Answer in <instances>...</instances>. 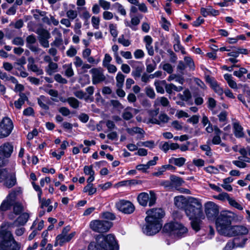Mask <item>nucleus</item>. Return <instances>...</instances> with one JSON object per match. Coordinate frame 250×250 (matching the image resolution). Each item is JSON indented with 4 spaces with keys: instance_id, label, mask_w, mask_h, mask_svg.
Wrapping results in <instances>:
<instances>
[{
    "instance_id": "obj_1",
    "label": "nucleus",
    "mask_w": 250,
    "mask_h": 250,
    "mask_svg": "<svg viewBox=\"0 0 250 250\" xmlns=\"http://www.w3.org/2000/svg\"><path fill=\"white\" fill-rule=\"evenodd\" d=\"M174 205L180 209H184L188 217L193 218L201 213L202 203L199 199L183 195L177 196L174 199Z\"/></svg>"
},
{
    "instance_id": "obj_2",
    "label": "nucleus",
    "mask_w": 250,
    "mask_h": 250,
    "mask_svg": "<svg viewBox=\"0 0 250 250\" xmlns=\"http://www.w3.org/2000/svg\"><path fill=\"white\" fill-rule=\"evenodd\" d=\"M146 225L143 231L147 235H153L159 231L162 227L161 219L164 216L165 212L161 208L149 209L146 211Z\"/></svg>"
},
{
    "instance_id": "obj_3",
    "label": "nucleus",
    "mask_w": 250,
    "mask_h": 250,
    "mask_svg": "<svg viewBox=\"0 0 250 250\" xmlns=\"http://www.w3.org/2000/svg\"><path fill=\"white\" fill-rule=\"evenodd\" d=\"M95 239V241L91 242L88 245V250H118L119 249L113 234H98Z\"/></svg>"
},
{
    "instance_id": "obj_4",
    "label": "nucleus",
    "mask_w": 250,
    "mask_h": 250,
    "mask_svg": "<svg viewBox=\"0 0 250 250\" xmlns=\"http://www.w3.org/2000/svg\"><path fill=\"white\" fill-rule=\"evenodd\" d=\"M20 244L14 239L11 232L3 225L0 228V250H19Z\"/></svg>"
},
{
    "instance_id": "obj_5",
    "label": "nucleus",
    "mask_w": 250,
    "mask_h": 250,
    "mask_svg": "<svg viewBox=\"0 0 250 250\" xmlns=\"http://www.w3.org/2000/svg\"><path fill=\"white\" fill-rule=\"evenodd\" d=\"M234 218V214L232 212L227 211L222 212L216 219L217 231L220 234L227 236L231 228V223Z\"/></svg>"
},
{
    "instance_id": "obj_6",
    "label": "nucleus",
    "mask_w": 250,
    "mask_h": 250,
    "mask_svg": "<svg viewBox=\"0 0 250 250\" xmlns=\"http://www.w3.org/2000/svg\"><path fill=\"white\" fill-rule=\"evenodd\" d=\"M163 230L175 238H181L186 236L188 229L182 224L177 222H170L165 224Z\"/></svg>"
},
{
    "instance_id": "obj_7",
    "label": "nucleus",
    "mask_w": 250,
    "mask_h": 250,
    "mask_svg": "<svg viewBox=\"0 0 250 250\" xmlns=\"http://www.w3.org/2000/svg\"><path fill=\"white\" fill-rule=\"evenodd\" d=\"M157 196L155 193L150 190L147 192H141L137 196V201L140 205L146 207L147 206L152 207L154 206L156 202Z\"/></svg>"
},
{
    "instance_id": "obj_8",
    "label": "nucleus",
    "mask_w": 250,
    "mask_h": 250,
    "mask_svg": "<svg viewBox=\"0 0 250 250\" xmlns=\"http://www.w3.org/2000/svg\"><path fill=\"white\" fill-rule=\"evenodd\" d=\"M21 190L19 188H15L11 191L7 195L5 200H4L0 207V210L5 211L12 206L16 202L17 198L21 194Z\"/></svg>"
},
{
    "instance_id": "obj_9",
    "label": "nucleus",
    "mask_w": 250,
    "mask_h": 250,
    "mask_svg": "<svg viewBox=\"0 0 250 250\" xmlns=\"http://www.w3.org/2000/svg\"><path fill=\"white\" fill-rule=\"evenodd\" d=\"M112 225L113 223L109 221L94 220L90 222L89 227L93 231L102 233L107 232Z\"/></svg>"
},
{
    "instance_id": "obj_10",
    "label": "nucleus",
    "mask_w": 250,
    "mask_h": 250,
    "mask_svg": "<svg viewBox=\"0 0 250 250\" xmlns=\"http://www.w3.org/2000/svg\"><path fill=\"white\" fill-rule=\"evenodd\" d=\"M13 126V122L9 118H3L0 122V138L8 136L12 132Z\"/></svg>"
},
{
    "instance_id": "obj_11",
    "label": "nucleus",
    "mask_w": 250,
    "mask_h": 250,
    "mask_svg": "<svg viewBox=\"0 0 250 250\" xmlns=\"http://www.w3.org/2000/svg\"><path fill=\"white\" fill-rule=\"evenodd\" d=\"M116 207L119 211L125 214L132 213L135 209V207L131 202L125 200H121L117 202Z\"/></svg>"
},
{
    "instance_id": "obj_12",
    "label": "nucleus",
    "mask_w": 250,
    "mask_h": 250,
    "mask_svg": "<svg viewBox=\"0 0 250 250\" xmlns=\"http://www.w3.org/2000/svg\"><path fill=\"white\" fill-rule=\"evenodd\" d=\"M36 33L39 35L38 39L41 45L44 48H48L49 46L48 39L51 37L49 31L42 28H39Z\"/></svg>"
},
{
    "instance_id": "obj_13",
    "label": "nucleus",
    "mask_w": 250,
    "mask_h": 250,
    "mask_svg": "<svg viewBox=\"0 0 250 250\" xmlns=\"http://www.w3.org/2000/svg\"><path fill=\"white\" fill-rule=\"evenodd\" d=\"M89 72L92 75V81L93 84L101 83L106 79L104 70L101 67L92 68Z\"/></svg>"
},
{
    "instance_id": "obj_14",
    "label": "nucleus",
    "mask_w": 250,
    "mask_h": 250,
    "mask_svg": "<svg viewBox=\"0 0 250 250\" xmlns=\"http://www.w3.org/2000/svg\"><path fill=\"white\" fill-rule=\"evenodd\" d=\"M205 211L208 219H212L218 215L219 207L213 202H208L205 205Z\"/></svg>"
},
{
    "instance_id": "obj_15",
    "label": "nucleus",
    "mask_w": 250,
    "mask_h": 250,
    "mask_svg": "<svg viewBox=\"0 0 250 250\" xmlns=\"http://www.w3.org/2000/svg\"><path fill=\"white\" fill-rule=\"evenodd\" d=\"M246 239H240L238 238H234L228 242L225 248V250H231L233 249L242 248L245 245Z\"/></svg>"
},
{
    "instance_id": "obj_16",
    "label": "nucleus",
    "mask_w": 250,
    "mask_h": 250,
    "mask_svg": "<svg viewBox=\"0 0 250 250\" xmlns=\"http://www.w3.org/2000/svg\"><path fill=\"white\" fill-rule=\"evenodd\" d=\"M129 63L133 69L131 72L132 76L136 80L140 78L141 76V74L144 69V66L142 64L141 62L131 60L129 62Z\"/></svg>"
},
{
    "instance_id": "obj_17",
    "label": "nucleus",
    "mask_w": 250,
    "mask_h": 250,
    "mask_svg": "<svg viewBox=\"0 0 250 250\" xmlns=\"http://www.w3.org/2000/svg\"><path fill=\"white\" fill-rule=\"evenodd\" d=\"M248 229L244 226H232L231 228L227 235L228 237H232L237 235H246L248 233Z\"/></svg>"
},
{
    "instance_id": "obj_18",
    "label": "nucleus",
    "mask_w": 250,
    "mask_h": 250,
    "mask_svg": "<svg viewBox=\"0 0 250 250\" xmlns=\"http://www.w3.org/2000/svg\"><path fill=\"white\" fill-rule=\"evenodd\" d=\"M75 232H72L68 235H62L61 233L56 238V241L54 244L55 246H62L64 243L69 242L75 236Z\"/></svg>"
},
{
    "instance_id": "obj_19",
    "label": "nucleus",
    "mask_w": 250,
    "mask_h": 250,
    "mask_svg": "<svg viewBox=\"0 0 250 250\" xmlns=\"http://www.w3.org/2000/svg\"><path fill=\"white\" fill-rule=\"evenodd\" d=\"M201 213L199 216H196L193 218L188 217L191 220V226L193 229L196 231H198L200 229V226L202 222L201 220L205 218V216L203 211V208H201Z\"/></svg>"
},
{
    "instance_id": "obj_20",
    "label": "nucleus",
    "mask_w": 250,
    "mask_h": 250,
    "mask_svg": "<svg viewBox=\"0 0 250 250\" xmlns=\"http://www.w3.org/2000/svg\"><path fill=\"white\" fill-rule=\"evenodd\" d=\"M13 150V146L10 143H6L0 146V154L5 157H9Z\"/></svg>"
},
{
    "instance_id": "obj_21",
    "label": "nucleus",
    "mask_w": 250,
    "mask_h": 250,
    "mask_svg": "<svg viewBox=\"0 0 250 250\" xmlns=\"http://www.w3.org/2000/svg\"><path fill=\"white\" fill-rule=\"evenodd\" d=\"M152 38L148 35L146 36L144 38V41L146 43V48L147 53L150 56H153L154 54L153 47L152 45Z\"/></svg>"
},
{
    "instance_id": "obj_22",
    "label": "nucleus",
    "mask_w": 250,
    "mask_h": 250,
    "mask_svg": "<svg viewBox=\"0 0 250 250\" xmlns=\"http://www.w3.org/2000/svg\"><path fill=\"white\" fill-rule=\"evenodd\" d=\"M29 218V214L28 213H23L14 222V225L16 226H23L26 223Z\"/></svg>"
},
{
    "instance_id": "obj_23",
    "label": "nucleus",
    "mask_w": 250,
    "mask_h": 250,
    "mask_svg": "<svg viewBox=\"0 0 250 250\" xmlns=\"http://www.w3.org/2000/svg\"><path fill=\"white\" fill-rule=\"evenodd\" d=\"M233 129L234 135L237 138H242L244 137V133L243 128L238 122L234 123L233 124Z\"/></svg>"
},
{
    "instance_id": "obj_24",
    "label": "nucleus",
    "mask_w": 250,
    "mask_h": 250,
    "mask_svg": "<svg viewBox=\"0 0 250 250\" xmlns=\"http://www.w3.org/2000/svg\"><path fill=\"white\" fill-rule=\"evenodd\" d=\"M31 62H29L27 65L28 69L35 73L37 75H41L43 74V71L41 68H39L37 65L35 64L34 61L33 59H31Z\"/></svg>"
},
{
    "instance_id": "obj_25",
    "label": "nucleus",
    "mask_w": 250,
    "mask_h": 250,
    "mask_svg": "<svg viewBox=\"0 0 250 250\" xmlns=\"http://www.w3.org/2000/svg\"><path fill=\"white\" fill-rule=\"evenodd\" d=\"M4 185L8 188H10L15 185L16 179L14 174L8 172V177L4 179Z\"/></svg>"
},
{
    "instance_id": "obj_26",
    "label": "nucleus",
    "mask_w": 250,
    "mask_h": 250,
    "mask_svg": "<svg viewBox=\"0 0 250 250\" xmlns=\"http://www.w3.org/2000/svg\"><path fill=\"white\" fill-rule=\"evenodd\" d=\"M54 32H56L57 36L55 38L54 41L51 43V45L57 47H60L63 43V40L62 38V33L59 31L56 28L54 30Z\"/></svg>"
},
{
    "instance_id": "obj_27",
    "label": "nucleus",
    "mask_w": 250,
    "mask_h": 250,
    "mask_svg": "<svg viewBox=\"0 0 250 250\" xmlns=\"http://www.w3.org/2000/svg\"><path fill=\"white\" fill-rule=\"evenodd\" d=\"M157 93L164 94L165 93L164 87H165V80H156L154 83Z\"/></svg>"
},
{
    "instance_id": "obj_28",
    "label": "nucleus",
    "mask_w": 250,
    "mask_h": 250,
    "mask_svg": "<svg viewBox=\"0 0 250 250\" xmlns=\"http://www.w3.org/2000/svg\"><path fill=\"white\" fill-rule=\"evenodd\" d=\"M146 71L150 73L155 70L157 67V63L154 60L146 59Z\"/></svg>"
},
{
    "instance_id": "obj_29",
    "label": "nucleus",
    "mask_w": 250,
    "mask_h": 250,
    "mask_svg": "<svg viewBox=\"0 0 250 250\" xmlns=\"http://www.w3.org/2000/svg\"><path fill=\"white\" fill-rule=\"evenodd\" d=\"M62 102H67L69 105L74 109H78L80 104V102L75 98L71 97L62 101Z\"/></svg>"
},
{
    "instance_id": "obj_30",
    "label": "nucleus",
    "mask_w": 250,
    "mask_h": 250,
    "mask_svg": "<svg viewBox=\"0 0 250 250\" xmlns=\"http://www.w3.org/2000/svg\"><path fill=\"white\" fill-rule=\"evenodd\" d=\"M186 161V159L184 157H180L178 158H171L169 159V163L170 164H174L179 167H181L185 164Z\"/></svg>"
},
{
    "instance_id": "obj_31",
    "label": "nucleus",
    "mask_w": 250,
    "mask_h": 250,
    "mask_svg": "<svg viewBox=\"0 0 250 250\" xmlns=\"http://www.w3.org/2000/svg\"><path fill=\"white\" fill-rule=\"evenodd\" d=\"M224 77L230 88L233 89L237 88V83L232 80V77L231 74H225Z\"/></svg>"
},
{
    "instance_id": "obj_32",
    "label": "nucleus",
    "mask_w": 250,
    "mask_h": 250,
    "mask_svg": "<svg viewBox=\"0 0 250 250\" xmlns=\"http://www.w3.org/2000/svg\"><path fill=\"white\" fill-rule=\"evenodd\" d=\"M136 110L135 109L131 107L126 108L123 114V118L125 120L131 119L133 117L132 113L135 112Z\"/></svg>"
},
{
    "instance_id": "obj_33",
    "label": "nucleus",
    "mask_w": 250,
    "mask_h": 250,
    "mask_svg": "<svg viewBox=\"0 0 250 250\" xmlns=\"http://www.w3.org/2000/svg\"><path fill=\"white\" fill-rule=\"evenodd\" d=\"M48 99L44 96L42 95L38 99V103L39 105L44 110H48L49 106L46 104Z\"/></svg>"
},
{
    "instance_id": "obj_34",
    "label": "nucleus",
    "mask_w": 250,
    "mask_h": 250,
    "mask_svg": "<svg viewBox=\"0 0 250 250\" xmlns=\"http://www.w3.org/2000/svg\"><path fill=\"white\" fill-rule=\"evenodd\" d=\"M27 100V98L24 94H20V98L14 103L15 107L18 109H20L25 101Z\"/></svg>"
},
{
    "instance_id": "obj_35",
    "label": "nucleus",
    "mask_w": 250,
    "mask_h": 250,
    "mask_svg": "<svg viewBox=\"0 0 250 250\" xmlns=\"http://www.w3.org/2000/svg\"><path fill=\"white\" fill-rule=\"evenodd\" d=\"M57 68L58 64L52 62L49 63L48 66L46 68L45 70L49 75H51L56 71Z\"/></svg>"
},
{
    "instance_id": "obj_36",
    "label": "nucleus",
    "mask_w": 250,
    "mask_h": 250,
    "mask_svg": "<svg viewBox=\"0 0 250 250\" xmlns=\"http://www.w3.org/2000/svg\"><path fill=\"white\" fill-rule=\"evenodd\" d=\"M63 68L65 70L64 74L67 77H71L74 74L72 67V64H65L63 65Z\"/></svg>"
},
{
    "instance_id": "obj_37",
    "label": "nucleus",
    "mask_w": 250,
    "mask_h": 250,
    "mask_svg": "<svg viewBox=\"0 0 250 250\" xmlns=\"http://www.w3.org/2000/svg\"><path fill=\"white\" fill-rule=\"evenodd\" d=\"M170 179L172 187L173 186H180L184 183V181L181 178L175 175H171Z\"/></svg>"
},
{
    "instance_id": "obj_38",
    "label": "nucleus",
    "mask_w": 250,
    "mask_h": 250,
    "mask_svg": "<svg viewBox=\"0 0 250 250\" xmlns=\"http://www.w3.org/2000/svg\"><path fill=\"white\" fill-rule=\"evenodd\" d=\"M116 85L118 88H122L125 80V76L121 72H119L116 77Z\"/></svg>"
},
{
    "instance_id": "obj_39",
    "label": "nucleus",
    "mask_w": 250,
    "mask_h": 250,
    "mask_svg": "<svg viewBox=\"0 0 250 250\" xmlns=\"http://www.w3.org/2000/svg\"><path fill=\"white\" fill-rule=\"evenodd\" d=\"M84 192H88V195H92L97 191V188L93 187V184H87L83 189Z\"/></svg>"
},
{
    "instance_id": "obj_40",
    "label": "nucleus",
    "mask_w": 250,
    "mask_h": 250,
    "mask_svg": "<svg viewBox=\"0 0 250 250\" xmlns=\"http://www.w3.org/2000/svg\"><path fill=\"white\" fill-rule=\"evenodd\" d=\"M179 96L180 99L186 102L188 101L191 98V93L188 89L184 90L183 93L179 94Z\"/></svg>"
},
{
    "instance_id": "obj_41",
    "label": "nucleus",
    "mask_w": 250,
    "mask_h": 250,
    "mask_svg": "<svg viewBox=\"0 0 250 250\" xmlns=\"http://www.w3.org/2000/svg\"><path fill=\"white\" fill-rule=\"evenodd\" d=\"M184 61L186 65L189 67L190 70H194L195 65L193 59L189 56L184 57Z\"/></svg>"
},
{
    "instance_id": "obj_42",
    "label": "nucleus",
    "mask_w": 250,
    "mask_h": 250,
    "mask_svg": "<svg viewBox=\"0 0 250 250\" xmlns=\"http://www.w3.org/2000/svg\"><path fill=\"white\" fill-rule=\"evenodd\" d=\"M140 18L138 17L135 16L131 18V23L130 28L134 31H136L137 30L136 26L140 23Z\"/></svg>"
},
{
    "instance_id": "obj_43",
    "label": "nucleus",
    "mask_w": 250,
    "mask_h": 250,
    "mask_svg": "<svg viewBox=\"0 0 250 250\" xmlns=\"http://www.w3.org/2000/svg\"><path fill=\"white\" fill-rule=\"evenodd\" d=\"M66 15L69 20L73 21L78 17V12L75 10L70 9L66 11Z\"/></svg>"
},
{
    "instance_id": "obj_44",
    "label": "nucleus",
    "mask_w": 250,
    "mask_h": 250,
    "mask_svg": "<svg viewBox=\"0 0 250 250\" xmlns=\"http://www.w3.org/2000/svg\"><path fill=\"white\" fill-rule=\"evenodd\" d=\"M211 86L214 91L219 95H223L224 90L216 82H214L211 83Z\"/></svg>"
},
{
    "instance_id": "obj_45",
    "label": "nucleus",
    "mask_w": 250,
    "mask_h": 250,
    "mask_svg": "<svg viewBox=\"0 0 250 250\" xmlns=\"http://www.w3.org/2000/svg\"><path fill=\"white\" fill-rule=\"evenodd\" d=\"M74 95L80 99H84L87 101L89 99V96H85L86 94L82 90H77L74 92Z\"/></svg>"
},
{
    "instance_id": "obj_46",
    "label": "nucleus",
    "mask_w": 250,
    "mask_h": 250,
    "mask_svg": "<svg viewBox=\"0 0 250 250\" xmlns=\"http://www.w3.org/2000/svg\"><path fill=\"white\" fill-rule=\"evenodd\" d=\"M81 22L79 21L78 19L76 20L75 21L74 26L73 27L74 31L76 34L78 35H81L82 34V31L81 30Z\"/></svg>"
},
{
    "instance_id": "obj_47",
    "label": "nucleus",
    "mask_w": 250,
    "mask_h": 250,
    "mask_svg": "<svg viewBox=\"0 0 250 250\" xmlns=\"http://www.w3.org/2000/svg\"><path fill=\"white\" fill-rule=\"evenodd\" d=\"M118 42L125 47L128 46L131 44L130 41L128 39H125L124 35L120 36L118 39Z\"/></svg>"
},
{
    "instance_id": "obj_48",
    "label": "nucleus",
    "mask_w": 250,
    "mask_h": 250,
    "mask_svg": "<svg viewBox=\"0 0 250 250\" xmlns=\"http://www.w3.org/2000/svg\"><path fill=\"white\" fill-rule=\"evenodd\" d=\"M12 206H13L14 212L16 214H20L23 210L22 206L19 202L15 203Z\"/></svg>"
},
{
    "instance_id": "obj_49",
    "label": "nucleus",
    "mask_w": 250,
    "mask_h": 250,
    "mask_svg": "<svg viewBox=\"0 0 250 250\" xmlns=\"http://www.w3.org/2000/svg\"><path fill=\"white\" fill-rule=\"evenodd\" d=\"M229 203L231 205V206L235 208H236L239 209V210H242L243 209V207L239 204L238 202H237L234 199L230 198H229Z\"/></svg>"
},
{
    "instance_id": "obj_50",
    "label": "nucleus",
    "mask_w": 250,
    "mask_h": 250,
    "mask_svg": "<svg viewBox=\"0 0 250 250\" xmlns=\"http://www.w3.org/2000/svg\"><path fill=\"white\" fill-rule=\"evenodd\" d=\"M146 95L150 98L153 99L155 98V93L154 89L150 87L147 86L145 88Z\"/></svg>"
},
{
    "instance_id": "obj_51",
    "label": "nucleus",
    "mask_w": 250,
    "mask_h": 250,
    "mask_svg": "<svg viewBox=\"0 0 250 250\" xmlns=\"http://www.w3.org/2000/svg\"><path fill=\"white\" fill-rule=\"evenodd\" d=\"M99 4L104 10H107L110 8V3L105 0H99Z\"/></svg>"
},
{
    "instance_id": "obj_52",
    "label": "nucleus",
    "mask_w": 250,
    "mask_h": 250,
    "mask_svg": "<svg viewBox=\"0 0 250 250\" xmlns=\"http://www.w3.org/2000/svg\"><path fill=\"white\" fill-rule=\"evenodd\" d=\"M155 103H160L163 106H167L168 105L169 102L167 98L161 97L156 99Z\"/></svg>"
},
{
    "instance_id": "obj_53",
    "label": "nucleus",
    "mask_w": 250,
    "mask_h": 250,
    "mask_svg": "<svg viewBox=\"0 0 250 250\" xmlns=\"http://www.w3.org/2000/svg\"><path fill=\"white\" fill-rule=\"evenodd\" d=\"M248 72V70L244 67L240 68L239 70L238 71H234L233 72V75L240 78H241L244 74H246Z\"/></svg>"
},
{
    "instance_id": "obj_54",
    "label": "nucleus",
    "mask_w": 250,
    "mask_h": 250,
    "mask_svg": "<svg viewBox=\"0 0 250 250\" xmlns=\"http://www.w3.org/2000/svg\"><path fill=\"white\" fill-rule=\"evenodd\" d=\"M102 216L103 218L110 220H114L116 218L114 213L108 211L102 213Z\"/></svg>"
},
{
    "instance_id": "obj_55",
    "label": "nucleus",
    "mask_w": 250,
    "mask_h": 250,
    "mask_svg": "<svg viewBox=\"0 0 250 250\" xmlns=\"http://www.w3.org/2000/svg\"><path fill=\"white\" fill-rule=\"evenodd\" d=\"M26 46L28 47L29 45H33L36 42V38L34 35H30L28 36L26 39Z\"/></svg>"
},
{
    "instance_id": "obj_56",
    "label": "nucleus",
    "mask_w": 250,
    "mask_h": 250,
    "mask_svg": "<svg viewBox=\"0 0 250 250\" xmlns=\"http://www.w3.org/2000/svg\"><path fill=\"white\" fill-rule=\"evenodd\" d=\"M110 33L114 38H116L118 36V31L117 30V25L110 24L109 26Z\"/></svg>"
},
{
    "instance_id": "obj_57",
    "label": "nucleus",
    "mask_w": 250,
    "mask_h": 250,
    "mask_svg": "<svg viewBox=\"0 0 250 250\" xmlns=\"http://www.w3.org/2000/svg\"><path fill=\"white\" fill-rule=\"evenodd\" d=\"M139 146H144L150 148H153L154 146V142L152 141H148L146 142H140L137 144Z\"/></svg>"
},
{
    "instance_id": "obj_58",
    "label": "nucleus",
    "mask_w": 250,
    "mask_h": 250,
    "mask_svg": "<svg viewBox=\"0 0 250 250\" xmlns=\"http://www.w3.org/2000/svg\"><path fill=\"white\" fill-rule=\"evenodd\" d=\"M83 172L85 175H87L95 174V172L93 169V166L92 165L84 166L83 167Z\"/></svg>"
},
{
    "instance_id": "obj_59",
    "label": "nucleus",
    "mask_w": 250,
    "mask_h": 250,
    "mask_svg": "<svg viewBox=\"0 0 250 250\" xmlns=\"http://www.w3.org/2000/svg\"><path fill=\"white\" fill-rule=\"evenodd\" d=\"M100 18L99 17H96L95 16H93L92 17L91 19V23L92 24L93 27L96 29H98L99 28V24H100Z\"/></svg>"
},
{
    "instance_id": "obj_60",
    "label": "nucleus",
    "mask_w": 250,
    "mask_h": 250,
    "mask_svg": "<svg viewBox=\"0 0 250 250\" xmlns=\"http://www.w3.org/2000/svg\"><path fill=\"white\" fill-rule=\"evenodd\" d=\"M200 148L204 151H206V155L208 156L212 155V152L210 147L207 145H201Z\"/></svg>"
},
{
    "instance_id": "obj_61",
    "label": "nucleus",
    "mask_w": 250,
    "mask_h": 250,
    "mask_svg": "<svg viewBox=\"0 0 250 250\" xmlns=\"http://www.w3.org/2000/svg\"><path fill=\"white\" fill-rule=\"evenodd\" d=\"M134 56L136 59H141L144 57L145 53L142 49H137L134 52Z\"/></svg>"
},
{
    "instance_id": "obj_62",
    "label": "nucleus",
    "mask_w": 250,
    "mask_h": 250,
    "mask_svg": "<svg viewBox=\"0 0 250 250\" xmlns=\"http://www.w3.org/2000/svg\"><path fill=\"white\" fill-rule=\"evenodd\" d=\"M8 176V171L6 169H0V182L6 179Z\"/></svg>"
},
{
    "instance_id": "obj_63",
    "label": "nucleus",
    "mask_w": 250,
    "mask_h": 250,
    "mask_svg": "<svg viewBox=\"0 0 250 250\" xmlns=\"http://www.w3.org/2000/svg\"><path fill=\"white\" fill-rule=\"evenodd\" d=\"M82 59L79 56H76L74 58V64L77 68H79L82 66L83 63Z\"/></svg>"
},
{
    "instance_id": "obj_64",
    "label": "nucleus",
    "mask_w": 250,
    "mask_h": 250,
    "mask_svg": "<svg viewBox=\"0 0 250 250\" xmlns=\"http://www.w3.org/2000/svg\"><path fill=\"white\" fill-rule=\"evenodd\" d=\"M215 198L221 201L227 200L228 201H229V198H230V197L227 193L222 192L217 196H216Z\"/></svg>"
}]
</instances>
